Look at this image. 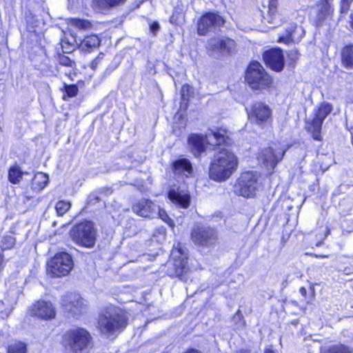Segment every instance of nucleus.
Returning <instances> with one entry per match:
<instances>
[{"mask_svg": "<svg viewBox=\"0 0 353 353\" xmlns=\"http://www.w3.org/2000/svg\"><path fill=\"white\" fill-rule=\"evenodd\" d=\"M128 324V312L112 304L101 310L96 319L97 330L101 334L108 337L118 336L125 330Z\"/></svg>", "mask_w": 353, "mask_h": 353, "instance_id": "f257e3e1", "label": "nucleus"}, {"mask_svg": "<svg viewBox=\"0 0 353 353\" xmlns=\"http://www.w3.org/2000/svg\"><path fill=\"white\" fill-rule=\"evenodd\" d=\"M59 343L63 350L70 353H88L94 347L93 334L85 327L78 325L63 331Z\"/></svg>", "mask_w": 353, "mask_h": 353, "instance_id": "f03ea898", "label": "nucleus"}, {"mask_svg": "<svg viewBox=\"0 0 353 353\" xmlns=\"http://www.w3.org/2000/svg\"><path fill=\"white\" fill-rule=\"evenodd\" d=\"M239 165V159L235 153L228 148L217 150L211 161L208 176L216 182H223L228 180L235 172Z\"/></svg>", "mask_w": 353, "mask_h": 353, "instance_id": "7ed1b4c3", "label": "nucleus"}, {"mask_svg": "<svg viewBox=\"0 0 353 353\" xmlns=\"http://www.w3.org/2000/svg\"><path fill=\"white\" fill-rule=\"evenodd\" d=\"M244 83L252 91H270L274 86V79L256 60H252L244 72Z\"/></svg>", "mask_w": 353, "mask_h": 353, "instance_id": "20e7f679", "label": "nucleus"}, {"mask_svg": "<svg viewBox=\"0 0 353 353\" xmlns=\"http://www.w3.org/2000/svg\"><path fill=\"white\" fill-rule=\"evenodd\" d=\"M69 235L77 245L85 248H92L96 244L97 230L92 221L83 220L72 226L69 232Z\"/></svg>", "mask_w": 353, "mask_h": 353, "instance_id": "39448f33", "label": "nucleus"}, {"mask_svg": "<svg viewBox=\"0 0 353 353\" xmlns=\"http://www.w3.org/2000/svg\"><path fill=\"white\" fill-rule=\"evenodd\" d=\"M259 187V174L256 172H242L234 185V192L236 196L245 199L254 198Z\"/></svg>", "mask_w": 353, "mask_h": 353, "instance_id": "423d86ee", "label": "nucleus"}, {"mask_svg": "<svg viewBox=\"0 0 353 353\" xmlns=\"http://www.w3.org/2000/svg\"><path fill=\"white\" fill-rule=\"evenodd\" d=\"M226 20L219 11H205L196 22V31L199 36H206L210 32L220 30L225 25Z\"/></svg>", "mask_w": 353, "mask_h": 353, "instance_id": "0eeeda50", "label": "nucleus"}, {"mask_svg": "<svg viewBox=\"0 0 353 353\" xmlns=\"http://www.w3.org/2000/svg\"><path fill=\"white\" fill-rule=\"evenodd\" d=\"M73 267L72 256L66 252H58L48 261V272L52 278H61L68 275Z\"/></svg>", "mask_w": 353, "mask_h": 353, "instance_id": "6e6552de", "label": "nucleus"}, {"mask_svg": "<svg viewBox=\"0 0 353 353\" xmlns=\"http://www.w3.org/2000/svg\"><path fill=\"white\" fill-rule=\"evenodd\" d=\"M286 149L278 141L271 142L266 148L261 149L259 153V159L265 167L273 171L279 163L283 159Z\"/></svg>", "mask_w": 353, "mask_h": 353, "instance_id": "1a4fd4ad", "label": "nucleus"}, {"mask_svg": "<svg viewBox=\"0 0 353 353\" xmlns=\"http://www.w3.org/2000/svg\"><path fill=\"white\" fill-rule=\"evenodd\" d=\"M216 230L210 226L196 225L190 232V239L196 245L201 247H209L218 241Z\"/></svg>", "mask_w": 353, "mask_h": 353, "instance_id": "9d476101", "label": "nucleus"}, {"mask_svg": "<svg viewBox=\"0 0 353 353\" xmlns=\"http://www.w3.org/2000/svg\"><path fill=\"white\" fill-rule=\"evenodd\" d=\"M85 308V300L79 294L68 293L61 299V309L66 316L77 318Z\"/></svg>", "mask_w": 353, "mask_h": 353, "instance_id": "9b49d317", "label": "nucleus"}, {"mask_svg": "<svg viewBox=\"0 0 353 353\" xmlns=\"http://www.w3.org/2000/svg\"><path fill=\"white\" fill-rule=\"evenodd\" d=\"M208 49L210 52L228 57L237 51V43L234 39L228 36L213 37L208 42Z\"/></svg>", "mask_w": 353, "mask_h": 353, "instance_id": "f8f14e48", "label": "nucleus"}, {"mask_svg": "<svg viewBox=\"0 0 353 353\" xmlns=\"http://www.w3.org/2000/svg\"><path fill=\"white\" fill-rule=\"evenodd\" d=\"M28 314L37 319L50 321L56 318L57 310L51 301L39 299L30 306Z\"/></svg>", "mask_w": 353, "mask_h": 353, "instance_id": "ddd939ff", "label": "nucleus"}, {"mask_svg": "<svg viewBox=\"0 0 353 353\" xmlns=\"http://www.w3.org/2000/svg\"><path fill=\"white\" fill-rule=\"evenodd\" d=\"M262 59L265 66L275 72H281L285 65L283 50L279 47H273L262 53Z\"/></svg>", "mask_w": 353, "mask_h": 353, "instance_id": "4468645a", "label": "nucleus"}, {"mask_svg": "<svg viewBox=\"0 0 353 353\" xmlns=\"http://www.w3.org/2000/svg\"><path fill=\"white\" fill-rule=\"evenodd\" d=\"M330 112H315L311 120L305 121V129L313 140L323 141L322 125Z\"/></svg>", "mask_w": 353, "mask_h": 353, "instance_id": "2eb2a0df", "label": "nucleus"}, {"mask_svg": "<svg viewBox=\"0 0 353 353\" xmlns=\"http://www.w3.org/2000/svg\"><path fill=\"white\" fill-rule=\"evenodd\" d=\"M188 258L181 256L174 259L172 266L168 270V275L171 279L177 278L185 281L190 272Z\"/></svg>", "mask_w": 353, "mask_h": 353, "instance_id": "dca6fc26", "label": "nucleus"}, {"mask_svg": "<svg viewBox=\"0 0 353 353\" xmlns=\"http://www.w3.org/2000/svg\"><path fill=\"white\" fill-rule=\"evenodd\" d=\"M210 135L212 136L215 140L214 148L219 150L222 148H228L234 144V140L232 138V132L223 127H216L214 130H210Z\"/></svg>", "mask_w": 353, "mask_h": 353, "instance_id": "f3484780", "label": "nucleus"}, {"mask_svg": "<svg viewBox=\"0 0 353 353\" xmlns=\"http://www.w3.org/2000/svg\"><path fill=\"white\" fill-rule=\"evenodd\" d=\"M132 212L137 215L151 219L157 211V205L149 199L142 198L132 204Z\"/></svg>", "mask_w": 353, "mask_h": 353, "instance_id": "a211bd4d", "label": "nucleus"}, {"mask_svg": "<svg viewBox=\"0 0 353 353\" xmlns=\"http://www.w3.org/2000/svg\"><path fill=\"white\" fill-rule=\"evenodd\" d=\"M172 172L176 176L190 177L193 173V166L187 158H178L172 161L170 165Z\"/></svg>", "mask_w": 353, "mask_h": 353, "instance_id": "6ab92c4d", "label": "nucleus"}, {"mask_svg": "<svg viewBox=\"0 0 353 353\" xmlns=\"http://www.w3.org/2000/svg\"><path fill=\"white\" fill-rule=\"evenodd\" d=\"M188 141L194 156H200L205 152L208 143L207 137L200 134H191L188 139Z\"/></svg>", "mask_w": 353, "mask_h": 353, "instance_id": "aec40b11", "label": "nucleus"}, {"mask_svg": "<svg viewBox=\"0 0 353 353\" xmlns=\"http://www.w3.org/2000/svg\"><path fill=\"white\" fill-rule=\"evenodd\" d=\"M167 197L176 205L187 209L190 205L191 197L188 193L182 194L179 188H170L167 192Z\"/></svg>", "mask_w": 353, "mask_h": 353, "instance_id": "412c9836", "label": "nucleus"}, {"mask_svg": "<svg viewBox=\"0 0 353 353\" xmlns=\"http://www.w3.org/2000/svg\"><path fill=\"white\" fill-rule=\"evenodd\" d=\"M194 96L195 92L194 87L189 83L183 84L180 90V99L178 110H188Z\"/></svg>", "mask_w": 353, "mask_h": 353, "instance_id": "4be33fe9", "label": "nucleus"}, {"mask_svg": "<svg viewBox=\"0 0 353 353\" xmlns=\"http://www.w3.org/2000/svg\"><path fill=\"white\" fill-rule=\"evenodd\" d=\"M127 0H92V8L100 12L123 6Z\"/></svg>", "mask_w": 353, "mask_h": 353, "instance_id": "5701e85b", "label": "nucleus"}, {"mask_svg": "<svg viewBox=\"0 0 353 353\" xmlns=\"http://www.w3.org/2000/svg\"><path fill=\"white\" fill-rule=\"evenodd\" d=\"M101 41L98 34H89L81 39L79 48L83 52H91L100 46Z\"/></svg>", "mask_w": 353, "mask_h": 353, "instance_id": "b1692460", "label": "nucleus"}, {"mask_svg": "<svg viewBox=\"0 0 353 353\" xmlns=\"http://www.w3.org/2000/svg\"><path fill=\"white\" fill-rule=\"evenodd\" d=\"M48 181L49 178L47 174L42 172H37L31 179V189L35 192H41L47 186Z\"/></svg>", "mask_w": 353, "mask_h": 353, "instance_id": "393cba45", "label": "nucleus"}, {"mask_svg": "<svg viewBox=\"0 0 353 353\" xmlns=\"http://www.w3.org/2000/svg\"><path fill=\"white\" fill-rule=\"evenodd\" d=\"M332 0H320L317 6H319V9L316 12V20L322 22L325 20L328 17H332L334 13V8L330 3Z\"/></svg>", "mask_w": 353, "mask_h": 353, "instance_id": "a878e982", "label": "nucleus"}, {"mask_svg": "<svg viewBox=\"0 0 353 353\" xmlns=\"http://www.w3.org/2000/svg\"><path fill=\"white\" fill-rule=\"evenodd\" d=\"M84 85V81L79 80L77 83L67 84L63 83L61 91L63 92V99H68L75 97L79 93V86Z\"/></svg>", "mask_w": 353, "mask_h": 353, "instance_id": "bb28decb", "label": "nucleus"}, {"mask_svg": "<svg viewBox=\"0 0 353 353\" xmlns=\"http://www.w3.org/2000/svg\"><path fill=\"white\" fill-rule=\"evenodd\" d=\"M26 174L27 172H23L20 166L15 163L11 165L8 169V181L13 185L19 184L22 180L23 175Z\"/></svg>", "mask_w": 353, "mask_h": 353, "instance_id": "cd10ccee", "label": "nucleus"}, {"mask_svg": "<svg viewBox=\"0 0 353 353\" xmlns=\"http://www.w3.org/2000/svg\"><path fill=\"white\" fill-rule=\"evenodd\" d=\"M341 59L345 68H353V43L347 44L343 48Z\"/></svg>", "mask_w": 353, "mask_h": 353, "instance_id": "c85d7f7f", "label": "nucleus"}, {"mask_svg": "<svg viewBox=\"0 0 353 353\" xmlns=\"http://www.w3.org/2000/svg\"><path fill=\"white\" fill-rule=\"evenodd\" d=\"M299 293L301 294L305 303H312L316 295L314 284L310 283L308 290H307L305 287H301L299 288Z\"/></svg>", "mask_w": 353, "mask_h": 353, "instance_id": "c756f323", "label": "nucleus"}, {"mask_svg": "<svg viewBox=\"0 0 353 353\" xmlns=\"http://www.w3.org/2000/svg\"><path fill=\"white\" fill-rule=\"evenodd\" d=\"M272 112H248V118L254 119L259 125H262L271 118Z\"/></svg>", "mask_w": 353, "mask_h": 353, "instance_id": "7c9ffc66", "label": "nucleus"}, {"mask_svg": "<svg viewBox=\"0 0 353 353\" xmlns=\"http://www.w3.org/2000/svg\"><path fill=\"white\" fill-rule=\"evenodd\" d=\"M70 23L75 28L83 30H90L93 26L90 20L80 18H71Z\"/></svg>", "mask_w": 353, "mask_h": 353, "instance_id": "2f4dec72", "label": "nucleus"}, {"mask_svg": "<svg viewBox=\"0 0 353 353\" xmlns=\"http://www.w3.org/2000/svg\"><path fill=\"white\" fill-rule=\"evenodd\" d=\"M296 25H292L290 27L286 28L285 34L280 35L277 39L278 43H283L285 44H290L294 42L293 34L296 29Z\"/></svg>", "mask_w": 353, "mask_h": 353, "instance_id": "473e14b6", "label": "nucleus"}, {"mask_svg": "<svg viewBox=\"0 0 353 353\" xmlns=\"http://www.w3.org/2000/svg\"><path fill=\"white\" fill-rule=\"evenodd\" d=\"M7 353H27L28 348L26 343L17 341L9 344L6 349Z\"/></svg>", "mask_w": 353, "mask_h": 353, "instance_id": "72a5a7b5", "label": "nucleus"}, {"mask_svg": "<svg viewBox=\"0 0 353 353\" xmlns=\"http://www.w3.org/2000/svg\"><path fill=\"white\" fill-rule=\"evenodd\" d=\"M1 242V249L3 252L13 249L15 247L17 241L14 236L6 234L3 236Z\"/></svg>", "mask_w": 353, "mask_h": 353, "instance_id": "f704fd0d", "label": "nucleus"}, {"mask_svg": "<svg viewBox=\"0 0 353 353\" xmlns=\"http://www.w3.org/2000/svg\"><path fill=\"white\" fill-rule=\"evenodd\" d=\"M71 208L70 201L60 200L55 204V210L59 216L65 214Z\"/></svg>", "mask_w": 353, "mask_h": 353, "instance_id": "c9c22d12", "label": "nucleus"}, {"mask_svg": "<svg viewBox=\"0 0 353 353\" xmlns=\"http://www.w3.org/2000/svg\"><path fill=\"white\" fill-rule=\"evenodd\" d=\"M57 61L59 65L74 68L76 66L75 62L72 60L69 57L63 54H58Z\"/></svg>", "mask_w": 353, "mask_h": 353, "instance_id": "e433bc0d", "label": "nucleus"}, {"mask_svg": "<svg viewBox=\"0 0 353 353\" xmlns=\"http://www.w3.org/2000/svg\"><path fill=\"white\" fill-rule=\"evenodd\" d=\"M327 348L330 353H352L350 348L343 343L334 344Z\"/></svg>", "mask_w": 353, "mask_h": 353, "instance_id": "4c0bfd02", "label": "nucleus"}, {"mask_svg": "<svg viewBox=\"0 0 353 353\" xmlns=\"http://www.w3.org/2000/svg\"><path fill=\"white\" fill-rule=\"evenodd\" d=\"M287 57L288 65L294 68L299 59V51L296 49H292L288 52Z\"/></svg>", "mask_w": 353, "mask_h": 353, "instance_id": "58836bf2", "label": "nucleus"}, {"mask_svg": "<svg viewBox=\"0 0 353 353\" xmlns=\"http://www.w3.org/2000/svg\"><path fill=\"white\" fill-rule=\"evenodd\" d=\"M278 13V0H268V14L274 19Z\"/></svg>", "mask_w": 353, "mask_h": 353, "instance_id": "ea45409f", "label": "nucleus"}, {"mask_svg": "<svg viewBox=\"0 0 353 353\" xmlns=\"http://www.w3.org/2000/svg\"><path fill=\"white\" fill-rule=\"evenodd\" d=\"M157 208H158V216L165 223H168L169 225H173L172 219L169 216L167 212L161 208L159 206L157 205Z\"/></svg>", "mask_w": 353, "mask_h": 353, "instance_id": "a19ab883", "label": "nucleus"}, {"mask_svg": "<svg viewBox=\"0 0 353 353\" xmlns=\"http://www.w3.org/2000/svg\"><path fill=\"white\" fill-rule=\"evenodd\" d=\"M251 110H270L268 105L261 101H257L252 104Z\"/></svg>", "mask_w": 353, "mask_h": 353, "instance_id": "79ce46f5", "label": "nucleus"}, {"mask_svg": "<svg viewBox=\"0 0 353 353\" xmlns=\"http://www.w3.org/2000/svg\"><path fill=\"white\" fill-rule=\"evenodd\" d=\"M159 28H160L159 24L158 21H152L150 24V30L151 31V32H152V34L154 35H156V34L159 31Z\"/></svg>", "mask_w": 353, "mask_h": 353, "instance_id": "37998d69", "label": "nucleus"}, {"mask_svg": "<svg viewBox=\"0 0 353 353\" xmlns=\"http://www.w3.org/2000/svg\"><path fill=\"white\" fill-rule=\"evenodd\" d=\"M341 12H346L350 9L351 2L348 0H341Z\"/></svg>", "mask_w": 353, "mask_h": 353, "instance_id": "c03bdc74", "label": "nucleus"}, {"mask_svg": "<svg viewBox=\"0 0 353 353\" xmlns=\"http://www.w3.org/2000/svg\"><path fill=\"white\" fill-rule=\"evenodd\" d=\"M318 110H332V105L329 103L323 102L321 104Z\"/></svg>", "mask_w": 353, "mask_h": 353, "instance_id": "a18cd8bd", "label": "nucleus"}, {"mask_svg": "<svg viewBox=\"0 0 353 353\" xmlns=\"http://www.w3.org/2000/svg\"><path fill=\"white\" fill-rule=\"evenodd\" d=\"M100 62L94 58L90 63V67L92 70H95Z\"/></svg>", "mask_w": 353, "mask_h": 353, "instance_id": "49530a36", "label": "nucleus"}, {"mask_svg": "<svg viewBox=\"0 0 353 353\" xmlns=\"http://www.w3.org/2000/svg\"><path fill=\"white\" fill-rule=\"evenodd\" d=\"M183 353H203V352L196 348L188 347Z\"/></svg>", "mask_w": 353, "mask_h": 353, "instance_id": "de8ad7c7", "label": "nucleus"}, {"mask_svg": "<svg viewBox=\"0 0 353 353\" xmlns=\"http://www.w3.org/2000/svg\"><path fill=\"white\" fill-rule=\"evenodd\" d=\"M4 266V255L3 253H0V272L3 270Z\"/></svg>", "mask_w": 353, "mask_h": 353, "instance_id": "09e8293b", "label": "nucleus"}, {"mask_svg": "<svg viewBox=\"0 0 353 353\" xmlns=\"http://www.w3.org/2000/svg\"><path fill=\"white\" fill-rule=\"evenodd\" d=\"M234 353H250V350L248 348H241L236 350Z\"/></svg>", "mask_w": 353, "mask_h": 353, "instance_id": "8fccbe9b", "label": "nucleus"}, {"mask_svg": "<svg viewBox=\"0 0 353 353\" xmlns=\"http://www.w3.org/2000/svg\"><path fill=\"white\" fill-rule=\"evenodd\" d=\"M105 57V54L103 52H99L98 55L95 57L97 60H98L99 62H101V61Z\"/></svg>", "mask_w": 353, "mask_h": 353, "instance_id": "3c124183", "label": "nucleus"}, {"mask_svg": "<svg viewBox=\"0 0 353 353\" xmlns=\"http://www.w3.org/2000/svg\"><path fill=\"white\" fill-rule=\"evenodd\" d=\"M105 57V54L103 52H99L98 55L95 57L97 60H98L99 62H101V61Z\"/></svg>", "mask_w": 353, "mask_h": 353, "instance_id": "603ef678", "label": "nucleus"}, {"mask_svg": "<svg viewBox=\"0 0 353 353\" xmlns=\"http://www.w3.org/2000/svg\"><path fill=\"white\" fill-rule=\"evenodd\" d=\"M264 353H276L274 352V350H273V349L272 348L271 346L268 347H265V350H264Z\"/></svg>", "mask_w": 353, "mask_h": 353, "instance_id": "864d4df0", "label": "nucleus"}, {"mask_svg": "<svg viewBox=\"0 0 353 353\" xmlns=\"http://www.w3.org/2000/svg\"><path fill=\"white\" fill-rule=\"evenodd\" d=\"M350 26L353 29V13H351L350 15Z\"/></svg>", "mask_w": 353, "mask_h": 353, "instance_id": "5fc2aeb1", "label": "nucleus"}, {"mask_svg": "<svg viewBox=\"0 0 353 353\" xmlns=\"http://www.w3.org/2000/svg\"><path fill=\"white\" fill-rule=\"evenodd\" d=\"M177 250L178 252L181 254L183 255V248H181V243H179L178 245H177Z\"/></svg>", "mask_w": 353, "mask_h": 353, "instance_id": "6e6d98bb", "label": "nucleus"}, {"mask_svg": "<svg viewBox=\"0 0 353 353\" xmlns=\"http://www.w3.org/2000/svg\"><path fill=\"white\" fill-rule=\"evenodd\" d=\"M329 234H330V229L327 227L325 232V237L327 236Z\"/></svg>", "mask_w": 353, "mask_h": 353, "instance_id": "4d7b16f0", "label": "nucleus"}, {"mask_svg": "<svg viewBox=\"0 0 353 353\" xmlns=\"http://www.w3.org/2000/svg\"><path fill=\"white\" fill-rule=\"evenodd\" d=\"M320 353H330V352H329L328 348H326L325 350H321Z\"/></svg>", "mask_w": 353, "mask_h": 353, "instance_id": "13d9d810", "label": "nucleus"}, {"mask_svg": "<svg viewBox=\"0 0 353 353\" xmlns=\"http://www.w3.org/2000/svg\"><path fill=\"white\" fill-rule=\"evenodd\" d=\"M350 140H351V143H352V145L353 146V133L351 134Z\"/></svg>", "mask_w": 353, "mask_h": 353, "instance_id": "bf43d9fd", "label": "nucleus"}]
</instances>
